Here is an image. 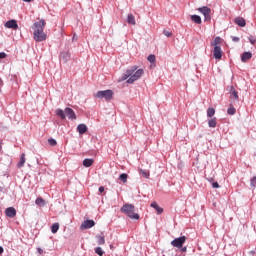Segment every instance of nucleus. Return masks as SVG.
Listing matches in <instances>:
<instances>
[{
  "label": "nucleus",
  "mask_w": 256,
  "mask_h": 256,
  "mask_svg": "<svg viewBox=\"0 0 256 256\" xmlns=\"http://www.w3.org/2000/svg\"><path fill=\"white\" fill-rule=\"evenodd\" d=\"M25 161H26L25 160V154L23 153V154H21L20 161L18 163V167L19 168L23 167L25 165Z\"/></svg>",
  "instance_id": "obj_25"
},
{
  "label": "nucleus",
  "mask_w": 256,
  "mask_h": 256,
  "mask_svg": "<svg viewBox=\"0 0 256 256\" xmlns=\"http://www.w3.org/2000/svg\"><path fill=\"white\" fill-rule=\"evenodd\" d=\"M93 163H95V160H93L92 158H86L83 160L84 167H91Z\"/></svg>",
  "instance_id": "obj_17"
},
{
  "label": "nucleus",
  "mask_w": 256,
  "mask_h": 256,
  "mask_svg": "<svg viewBox=\"0 0 256 256\" xmlns=\"http://www.w3.org/2000/svg\"><path fill=\"white\" fill-rule=\"evenodd\" d=\"M104 191H105V187L100 186V187H99V193H104Z\"/></svg>",
  "instance_id": "obj_41"
},
{
  "label": "nucleus",
  "mask_w": 256,
  "mask_h": 256,
  "mask_svg": "<svg viewBox=\"0 0 256 256\" xmlns=\"http://www.w3.org/2000/svg\"><path fill=\"white\" fill-rule=\"evenodd\" d=\"M91 227H95V221L86 220L81 224L80 229H82V230L91 229Z\"/></svg>",
  "instance_id": "obj_11"
},
{
  "label": "nucleus",
  "mask_w": 256,
  "mask_h": 256,
  "mask_svg": "<svg viewBox=\"0 0 256 256\" xmlns=\"http://www.w3.org/2000/svg\"><path fill=\"white\" fill-rule=\"evenodd\" d=\"M213 55H214V58H216L218 61H220V59H222L223 50H221V46L214 47Z\"/></svg>",
  "instance_id": "obj_8"
},
{
  "label": "nucleus",
  "mask_w": 256,
  "mask_h": 256,
  "mask_svg": "<svg viewBox=\"0 0 256 256\" xmlns=\"http://www.w3.org/2000/svg\"><path fill=\"white\" fill-rule=\"evenodd\" d=\"M251 57H253V54L251 52H244L241 56V61L243 63H247V61H249V59H251Z\"/></svg>",
  "instance_id": "obj_14"
},
{
  "label": "nucleus",
  "mask_w": 256,
  "mask_h": 256,
  "mask_svg": "<svg viewBox=\"0 0 256 256\" xmlns=\"http://www.w3.org/2000/svg\"><path fill=\"white\" fill-rule=\"evenodd\" d=\"M248 39H249V42L251 43V45H255L256 38L254 36H250Z\"/></svg>",
  "instance_id": "obj_35"
},
{
  "label": "nucleus",
  "mask_w": 256,
  "mask_h": 256,
  "mask_svg": "<svg viewBox=\"0 0 256 256\" xmlns=\"http://www.w3.org/2000/svg\"><path fill=\"white\" fill-rule=\"evenodd\" d=\"M163 34L166 36V37H171L173 35V33L167 31V30H164Z\"/></svg>",
  "instance_id": "obj_37"
},
{
  "label": "nucleus",
  "mask_w": 256,
  "mask_h": 256,
  "mask_svg": "<svg viewBox=\"0 0 256 256\" xmlns=\"http://www.w3.org/2000/svg\"><path fill=\"white\" fill-rule=\"evenodd\" d=\"M65 114L67 115L68 119L71 121H75L77 119V115H75V111L71 108H65Z\"/></svg>",
  "instance_id": "obj_12"
},
{
  "label": "nucleus",
  "mask_w": 256,
  "mask_h": 256,
  "mask_svg": "<svg viewBox=\"0 0 256 256\" xmlns=\"http://www.w3.org/2000/svg\"><path fill=\"white\" fill-rule=\"evenodd\" d=\"M208 127H211V128L217 127V118H211L208 121Z\"/></svg>",
  "instance_id": "obj_21"
},
{
  "label": "nucleus",
  "mask_w": 256,
  "mask_h": 256,
  "mask_svg": "<svg viewBox=\"0 0 256 256\" xmlns=\"http://www.w3.org/2000/svg\"><path fill=\"white\" fill-rule=\"evenodd\" d=\"M153 209H155L157 215H161V213H163V208H161L159 206V204H157V202H152L150 205Z\"/></svg>",
  "instance_id": "obj_15"
},
{
  "label": "nucleus",
  "mask_w": 256,
  "mask_h": 256,
  "mask_svg": "<svg viewBox=\"0 0 256 256\" xmlns=\"http://www.w3.org/2000/svg\"><path fill=\"white\" fill-rule=\"evenodd\" d=\"M38 253H40V255H41V253H43V249L38 248Z\"/></svg>",
  "instance_id": "obj_44"
},
{
  "label": "nucleus",
  "mask_w": 256,
  "mask_h": 256,
  "mask_svg": "<svg viewBox=\"0 0 256 256\" xmlns=\"http://www.w3.org/2000/svg\"><path fill=\"white\" fill-rule=\"evenodd\" d=\"M121 213H124V215H127L130 219H134L135 221H139V214L135 213V205L133 204H124L121 209Z\"/></svg>",
  "instance_id": "obj_3"
},
{
  "label": "nucleus",
  "mask_w": 256,
  "mask_h": 256,
  "mask_svg": "<svg viewBox=\"0 0 256 256\" xmlns=\"http://www.w3.org/2000/svg\"><path fill=\"white\" fill-rule=\"evenodd\" d=\"M229 93H230V99H233V101H239V93L237 92V90H235V87L230 86Z\"/></svg>",
  "instance_id": "obj_9"
},
{
  "label": "nucleus",
  "mask_w": 256,
  "mask_h": 256,
  "mask_svg": "<svg viewBox=\"0 0 256 256\" xmlns=\"http://www.w3.org/2000/svg\"><path fill=\"white\" fill-rule=\"evenodd\" d=\"M77 131L80 135H84V133H87V125L85 124H79L77 126Z\"/></svg>",
  "instance_id": "obj_16"
},
{
  "label": "nucleus",
  "mask_w": 256,
  "mask_h": 256,
  "mask_svg": "<svg viewBox=\"0 0 256 256\" xmlns=\"http://www.w3.org/2000/svg\"><path fill=\"white\" fill-rule=\"evenodd\" d=\"M221 45V37H216L213 42H211L212 47H219Z\"/></svg>",
  "instance_id": "obj_22"
},
{
  "label": "nucleus",
  "mask_w": 256,
  "mask_h": 256,
  "mask_svg": "<svg viewBox=\"0 0 256 256\" xmlns=\"http://www.w3.org/2000/svg\"><path fill=\"white\" fill-rule=\"evenodd\" d=\"M36 205H38L39 207H45V200L41 197L37 198L35 200Z\"/></svg>",
  "instance_id": "obj_24"
},
{
  "label": "nucleus",
  "mask_w": 256,
  "mask_h": 256,
  "mask_svg": "<svg viewBox=\"0 0 256 256\" xmlns=\"http://www.w3.org/2000/svg\"><path fill=\"white\" fill-rule=\"evenodd\" d=\"M7 57V54L5 52H0V59H5Z\"/></svg>",
  "instance_id": "obj_39"
},
{
  "label": "nucleus",
  "mask_w": 256,
  "mask_h": 256,
  "mask_svg": "<svg viewBox=\"0 0 256 256\" xmlns=\"http://www.w3.org/2000/svg\"><path fill=\"white\" fill-rule=\"evenodd\" d=\"M95 97H97L98 99H105V101H111V99H113V91L112 90L98 91Z\"/></svg>",
  "instance_id": "obj_4"
},
{
  "label": "nucleus",
  "mask_w": 256,
  "mask_h": 256,
  "mask_svg": "<svg viewBox=\"0 0 256 256\" xmlns=\"http://www.w3.org/2000/svg\"><path fill=\"white\" fill-rule=\"evenodd\" d=\"M5 215H6V217H9L10 219H13V217L17 216V210H15L14 207H8L5 210Z\"/></svg>",
  "instance_id": "obj_10"
},
{
  "label": "nucleus",
  "mask_w": 256,
  "mask_h": 256,
  "mask_svg": "<svg viewBox=\"0 0 256 256\" xmlns=\"http://www.w3.org/2000/svg\"><path fill=\"white\" fill-rule=\"evenodd\" d=\"M232 41H234L235 43H237V42L239 41V37H235V36H234V37L232 38Z\"/></svg>",
  "instance_id": "obj_42"
},
{
  "label": "nucleus",
  "mask_w": 256,
  "mask_h": 256,
  "mask_svg": "<svg viewBox=\"0 0 256 256\" xmlns=\"http://www.w3.org/2000/svg\"><path fill=\"white\" fill-rule=\"evenodd\" d=\"M140 173L143 175V177H145L146 179H149V170H143V169H140Z\"/></svg>",
  "instance_id": "obj_30"
},
{
  "label": "nucleus",
  "mask_w": 256,
  "mask_h": 256,
  "mask_svg": "<svg viewBox=\"0 0 256 256\" xmlns=\"http://www.w3.org/2000/svg\"><path fill=\"white\" fill-rule=\"evenodd\" d=\"M148 61H149L150 63H155V61H156L155 55L150 54V55L148 56Z\"/></svg>",
  "instance_id": "obj_33"
},
{
  "label": "nucleus",
  "mask_w": 256,
  "mask_h": 256,
  "mask_svg": "<svg viewBox=\"0 0 256 256\" xmlns=\"http://www.w3.org/2000/svg\"><path fill=\"white\" fill-rule=\"evenodd\" d=\"M215 115V108H208L207 109V117H213Z\"/></svg>",
  "instance_id": "obj_29"
},
{
  "label": "nucleus",
  "mask_w": 256,
  "mask_h": 256,
  "mask_svg": "<svg viewBox=\"0 0 256 256\" xmlns=\"http://www.w3.org/2000/svg\"><path fill=\"white\" fill-rule=\"evenodd\" d=\"M191 21H193L197 25H201V16H199V15H192L191 16Z\"/></svg>",
  "instance_id": "obj_20"
},
{
  "label": "nucleus",
  "mask_w": 256,
  "mask_h": 256,
  "mask_svg": "<svg viewBox=\"0 0 256 256\" xmlns=\"http://www.w3.org/2000/svg\"><path fill=\"white\" fill-rule=\"evenodd\" d=\"M1 149H2V147H1V145H0V151H1Z\"/></svg>",
  "instance_id": "obj_47"
},
{
  "label": "nucleus",
  "mask_w": 256,
  "mask_h": 256,
  "mask_svg": "<svg viewBox=\"0 0 256 256\" xmlns=\"http://www.w3.org/2000/svg\"><path fill=\"white\" fill-rule=\"evenodd\" d=\"M187 241L186 236H180L178 238H175L171 241L172 247H176V249H181L183 245H185V242Z\"/></svg>",
  "instance_id": "obj_5"
},
{
  "label": "nucleus",
  "mask_w": 256,
  "mask_h": 256,
  "mask_svg": "<svg viewBox=\"0 0 256 256\" xmlns=\"http://www.w3.org/2000/svg\"><path fill=\"white\" fill-rule=\"evenodd\" d=\"M120 181H122L123 183H127V174L123 173L119 176Z\"/></svg>",
  "instance_id": "obj_31"
},
{
  "label": "nucleus",
  "mask_w": 256,
  "mask_h": 256,
  "mask_svg": "<svg viewBox=\"0 0 256 256\" xmlns=\"http://www.w3.org/2000/svg\"><path fill=\"white\" fill-rule=\"evenodd\" d=\"M94 251H95L96 255H99V256L105 255V251H103V248H101V247H96L94 249Z\"/></svg>",
  "instance_id": "obj_26"
},
{
  "label": "nucleus",
  "mask_w": 256,
  "mask_h": 256,
  "mask_svg": "<svg viewBox=\"0 0 256 256\" xmlns=\"http://www.w3.org/2000/svg\"><path fill=\"white\" fill-rule=\"evenodd\" d=\"M144 73L145 71L143 69L137 70V66H133L126 70V73L122 76L121 81H126V79H128L127 83L133 84L134 81H138V79H141Z\"/></svg>",
  "instance_id": "obj_2"
},
{
  "label": "nucleus",
  "mask_w": 256,
  "mask_h": 256,
  "mask_svg": "<svg viewBox=\"0 0 256 256\" xmlns=\"http://www.w3.org/2000/svg\"><path fill=\"white\" fill-rule=\"evenodd\" d=\"M56 115L58 117H60V119H65L66 118L65 110L63 111L62 109H57L56 110Z\"/></svg>",
  "instance_id": "obj_23"
},
{
  "label": "nucleus",
  "mask_w": 256,
  "mask_h": 256,
  "mask_svg": "<svg viewBox=\"0 0 256 256\" xmlns=\"http://www.w3.org/2000/svg\"><path fill=\"white\" fill-rule=\"evenodd\" d=\"M250 185H251V187H253V189L256 188V177H253V178L250 180Z\"/></svg>",
  "instance_id": "obj_34"
},
{
  "label": "nucleus",
  "mask_w": 256,
  "mask_h": 256,
  "mask_svg": "<svg viewBox=\"0 0 256 256\" xmlns=\"http://www.w3.org/2000/svg\"><path fill=\"white\" fill-rule=\"evenodd\" d=\"M3 87V80L0 79V93H1V88Z\"/></svg>",
  "instance_id": "obj_43"
},
{
  "label": "nucleus",
  "mask_w": 256,
  "mask_h": 256,
  "mask_svg": "<svg viewBox=\"0 0 256 256\" xmlns=\"http://www.w3.org/2000/svg\"><path fill=\"white\" fill-rule=\"evenodd\" d=\"M45 25H47V23L44 19H41L40 21L35 22L32 26L34 40H36L38 43H41L42 41H47Z\"/></svg>",
  "instance_id": "obj_1"
},
{
  "label": "nucleus",
  "mask_w": 256,
  "mask_h": 256,
  "mask_svg": "<svg viewBox=\"0 0 256 256\" xmlns=\"http://www.w3.org/2000/svg\"><path fill=\"white\" fill-rule=\"evenodd\" d=\"M234 23H236L238 27H245V25H247V22L244 20L243 17H236Z\"/></svg>",
  "instance_id": "obj_13"
},
{
  "label": "nucleus",
  "mask_w": 256,
  "mask_h": 256,
  "mask_svg": "<svg viewBox=\"0 0 256 256\" xmlns=\"http://www.w3.org/2000/svg\"><path fill=\"white\" fill-rule=\"evenodd\" d=\"M61 57H62V59H67V58L71 57V55L66 52V53H62Z\"/></svg>",
  "instance_id": "obj_36"
},
{
  "label": "nucleus",
  "mask_w": 256,
  "mask_h": 256,
  "mask_svg": "<svg viewBox=\"0 0 256 256\" xmlns=\"http://www.w3.org/2000/svg\"><path fill=\"white\" fill-rule=\"evenodd\" d=\"M228 115H235L237 113V110L232 105L227 110Z\"/></svg>",
  "instance_id": "obj_27"
},
{
  "label": "nucleus",
  "mask_w": 256,
  "mask_h": 256,
  "mask_svg": "<svg viewBox=\"0 0 256 256\" xmlns=\"http://www.w3.org/2000/svg\"><path fill=\"white\" fill-rule=\"evenodd\" d=\"M96 239L98 245H105V235H97Z\"/></svg>",
  "instance_id": "obj_19"
},
{
  "label": "nucleus",
  "mask_w": 256,
  "mask_h": 256,
  "mask_svg": "<svg viewBox=\"0 0 256 256\" xmlns=\"http://www.w3.org/2000/svg\"><path fill=\"white\" fill-rule=\"evenodd\" d=\"M48 143L51 145V147H55V145H57V140L50 138L48 139Z\"/></svg>",
  "instance_id": "obj_32"
},
{
  "label": "nucleus",
  "mask_w": 256,
  "mask_h": 256,
  "mask_svg": "<svg viewBox=\"0 0 256 256\" xmlns=\"http://www.w3.org/2000/svg\"><path fill=\"white\" fill-rule=\"evenodd\" d=\"M181 253H187V246L180 248Z\"/></svg>",
  "instance_id": "obj_40"
},
{
  "label": "nucleus",
  "mask_w": 256,
  "mask_h": 256,
  "mask_svg": "<svg viewBox=\"0 0 256 256\" xmlns=\"http://www.w3.org/2000/svg\"><path fill=\"white\" fill-rule=\"evenodd\" d=\"M4 27H6V29H14L15 31H17V29H19V25L17 24V20H9L5 23Z\"/></svg>",
  "instance_id": "obj_7"
},
{
  "label": "nucleus",
  "mask_w": 256,
  "mask_h": 256,
  "mask_svg": "<svg viewBox=\"0 0 256 256\" xmlns=\"http://www.w3.org/2000/svg\"><path fill=\"white\" fill-rule=\"evenodd\" d=\"M23 1H25L26 3H31V0H23Z\"/></svg>",
  "instance_id": "obj_46"
},
{
  "label": "nucleus",
  "mask_w": 256,
  "mask_h": 256,
  "mask_svg": "<svg viewBox=\"0 0 256 256\" xmlns=\"http://www.w3.org/2000/svg\"><path fill=\"white\" fill-rule=\"evenodd\" d=\"M127 23L129 25H137V22H135V16L133 14H128Z\"/></svg>",
  "instance_id": "obj_18"
},
{
  "label": "nucleus",
  "mask_w": 256,
  "mask_h": 256,
  "mask_svg": "<svg viewBox=\"0 0 256 256\" xmlns=\"http://www.w3.org/2000/svg\"><path fill=\"white\" fill-rule=\"evenodd\" d=\"M198 11L204 15V21H211V8L203 6L198 8Z\"/></svg>",
  "instance_id": "obj_6"
},
{
  "label": "nucleus",
  "mask_w": 256,
  "mask_h": 256,
  "mask_svg": "<svg viewBox=\"0 0 256 256\" xmlns=\"http://www.w3.org/2000/svg\"><path fill=\"white\" fill-rule=\"evenodd\" d=\"M51 231L52 233H57V231H59V223H54L52 226H51Z\"/></svg>",
  "instance_id": "obj_28"
},
{
  "label": "nucleus",
  "mask_w": 256,
  "mask_h": 256,
  "mask_svg": "<svg viewBox=\"0 0 256 256\" xmlns=\"http://www.w3.org/2000/svg\"><path fill=\"white\" fill-rule=\"evenodd\" d=\"M212 187L214 188V189H219V183L218 182H213L212 183Z\"/></svg>",
  "instance_id": "obj_38"
},
{
  "label": "nucleus",
  "mask_w": 256,
  "mask_h": 256,
  "mask_svg": "<svg viewBox=\"0 0 256 256\" xmlns=\"http://www.w3.org/2000/svg\"><path fill=\"white\" fill-rule=\"evenodd\" d=\"M3 251V247L0 246V255H2Z\"/></svg>",
  "instance_id": "obj_45"
}]
</instances>
